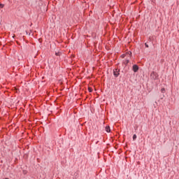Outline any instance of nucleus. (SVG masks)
<instances>
[{
	"label": "nucleus",
	"mask_w": 179,
	"mask_h": 179,
	"mask_svg": "<svg viewBox=\"0 0 179 179\" xmlns=\"http://www.w3.org/2000/svg\"><path fill=\"white\" fill-rule=\"evenodd\" d=\"M127 55H129V57H131L132 55V52H127Z\"/></svg>",
	"instance_id": "nucleus-6"
},
{
	"label": "nucleus",
	"mask_w": 179,
	"mask_h": 179,
	"mask_svg": "<svg viewBox=\"0 0 179 179\" xmlns=\"http://www.w3.org/2000/svg\"><path fill=\"white\" fill-rule=\"evenodd\" d=\"M27 172L26 171H23V173H24V174H27Z\"/></svg>",
	"instance_id": "nucleus-12"
},
{
	"label": "nucleus",
	"mask_w": 179,
	"mask_h": 179,
	"mask_svg": "<svg viewBox=\"0 0 179 179\" xmlns=\"http://www.w3.org/2000/svg\"><path fill=\"white\" fill-rule=\"evenodd\" d=\"M60 55H61V53H59V52H56L55 53V55H57V57L59 56Z\"/></svg>",
	"instance_id": "nucleus-8"
},
{
	"label": "nucleus",
	"mask_w": 179,
	"mask_h": 179,
	"mask_svg": "<svg viewBox=\"0 0 179 179\" xmlns=\"http://www.w3.org/2000/svg\"><path fill=\"white\" fill-rule=\"evenodd\" d=\"M136 134H134L133 136V141H136Z\"/></svg>",
	"instance_id": "nucleus-5"
},
{
	"label": "nucleus",
	"mask_w": 179,
	"mask_h": 179,
	"mask_svg": "<svg viewBox=\"0 0 179 179\" xmlns=\"http://www.w3.org/2000/svg\"><path fill=\"white\" fill-rule=\"evenodd\" d=\"M89 92H92V89L89 88Z\"/></svg>",
	"instance_id": "nucleus-13"
},
{
	"label": "nucleus",
	"mask_w": 179,
	"mask_h": 179,
	"mask_svg": "<svg viewBox=\"0 0 179 179\" xmlns=\"http://www.w3.org/2000/svg\"><path fill=\"white\" fill-rule=\"evenodd\" d=\"M106 131L107 132H110L111 131V129H110V127L109 126H106V128H105Z\"/></svg>",
	"instance_id": "nucleus-4"
},
{
	"label": "nucleus",
	"mask_w": 179,
	"mask_h": 179,
	"mask_svg": "<svg viewBox=\"0 0 179 179\" xmlns=\"http://www.w3.org/2000/svg\"><path fill=\"white\" fill-rule=\"evenodd\" d=\"M132 69L134 72H138L139 71V66L137 64L133 65Z\"/></svg>",
	"instance_id": "nucleus-2"
},
{
	"label": "nucleus",
	"mask_w": 179,
	"mask_h": 179,
	"mask_svg": "<svg viewBox=\"0 0 179 179\" xmlns=\"http://www.w3.org/2000/svg\"><path fill=\"white\" fill-rule=\"evenodd\" d=\"M113 75L114 76H115V78H118V76H120V70L118 69L113 70Z\"/></svg>",
	"instance_id": "nucleus-1"
},
{
	"label": "nucleus",
	"mask_w": 179,
	"mask_h": 179,
	"mask_svg": "<svg viewBox=\"0 0 179 179\" xmlns=\"http://www.w3.org/2000/svg\"><path fill=\"white\" fill-rule=\"evenodd\" d=\"M152 79H156V76H155H155H153V77H152Z\"/></svg>",
	"instance_id": "nucleus-15"
},
{
	"label": "nucleus",
	"mask_w": 179,
	"mask_h": 179,
	"mask_svg": "<svg viewBox=\"0 0 179 179\" xmlns=\"http://www.w3.org/2000/svg\"><path fill=\"white\" fill-rule=\"evenodd\" d=\"M164 88H162V90H161V92H162V93H164Z\"/></svg>",
	"instance_id": "nucleus-10"
},
{
	"label": "nucleus",
	"mask_w": 179,
	"mask_h": 179,
	"mask_svg": "<svg viewBox=\"0 0 179 179\" xmlns=\"http://www.w3.org/2000/svg\"><path fill=\"white\" fill-rule=\"evenodd\" d=\"M122 58H125V55H122Z\"/></svg>",
	"instance_id": "nucleus-11"
},
{
	"label": "nucleus",
	"mask_w": 179,
	"mask_h": 179,
	"mask_svg": "<svg viewBox=\"0 0 179 179\" xmlns=\"http://www.w3.org/2000/svg\"><path fill=\"white\" fill-rule=\"evenodd\" d=\"M124 65H125V66H127V65H128V64H129V59H126L123 62Z\"/></svg>",
	"instance_id": "nucleus-3"
},
{
	"label": "nucleus",
	"mask_w": 179,
	"mask_h": 179,
	"mask_svg": "<svg viewBox=\"0 0 179 179\" xmlns=\"http://www.w3.org/2000/svg\"><path fill=\"white\" fill-rule=\"evenodd\" d=\"M153 75H155V73H151V76H153Z\"/></svg>",
	"instance_id": "nucleus-14"
},
{
	"label": "nucleus",
	"mask_w": 179,
	"mask_h": 179,
	"mask_svg": "<svg viewBox=\"0 0 179 179\" xmlns=\"http://www.w3.org/2000/svg\"><path fill=\"white\" fill-rule=\"evenodd\" d=\"M3 6H4V5H3V4L0 3V8H3Z\"/></svg>",
	"instance_id": "nucleus-9"
},
{
	"label": "nucleus",
	"mask_w": 179,
	"mask_h": 179,
	"mask_svg": "<svg viewBox=\"0 0 179 179\" xmlns=\"http://www.w3.org/2000/svg\"><path fill=\"white\" fill-rule=\"evenodd\" d=\"M145 45L146 48H149V45H148V43H145Z\"/></svg>",
	"instance_id": "nucleus-7"
}]
</instances>
